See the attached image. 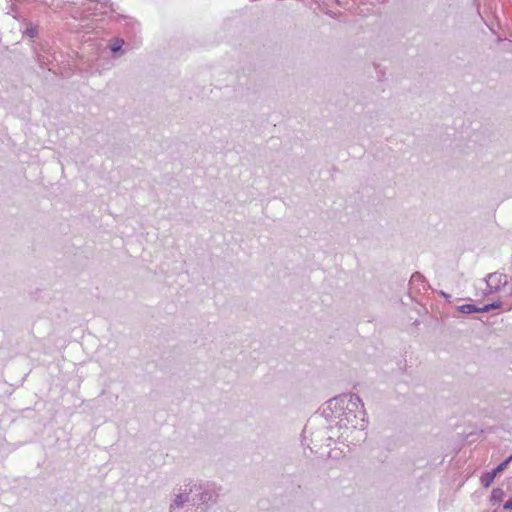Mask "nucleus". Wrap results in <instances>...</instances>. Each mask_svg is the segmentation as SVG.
I'll return each instance as SVG.
<instances>
[{"mask_svg": "<svg viewBox=\"0 0 512 512\" xmlns=\"http://www.w3.org/2000/svg\"><path fill=\"white\" fill-rule=\"evenodd\" d=\"M485 289H483V295L488 296L498 292H504L505 296L510 295V292H506V286L508 283L507 276L494 272L490 273L486 279L483 280Z\"/></svg>", "mask_w": 512, "mask_h": 512, "instance_id": "1", "label": "nucleus"}, {"mask_svg": "<svg viewBox=\"0 0 512 512\" xmlns=\"http://www.w3.org/2000/svg\"><path fill=\"white\" fill-rule=\"evenodd\" d=\"M502 305L503 303L500 300L494 301L490 304H486L483 307H476L473 304H464L458 307V311H460L463 314H471L477 312L485 313L491 310L499 309L502 307Z\"/></svg>", "mask_w": 512, "mask_h": 512, "instance_id": "2", "label": "nucleus"}, {"mask_svg": "<svg viewBox=\"0 0 512 512\" xmlns=\"http://www.w3.org/2000/svg\"><path fill=\"white\" fill-rule=\"evenodd\" d=\"M124 44V40L117 37L110 41L109 48L113 54H116L121 51Z\"/></svg>", "mask_w": 512, "mask_h": 512, "instance_id": "3", "label": "nucleus"}, {"mask_svg": "<svg viewBox=\"0 0 512 512\" xmlns=\"http://www.w3.org/2000/svg\"><path fill=\"white\" fill-rule=\"evenodd\" d=\"M496 476L497 475L495 474L494 471L484 474L481 478V482L484 485V487L488 488L493 483Z\"/></svg>", "mask_w": 512, "mask_h": 512, "instance_id": "4", "label": "nucleus"}, {"mask_svg": "<svg viewBox=\"0 0 512 512\" xmlns=\"http://www.w3.org/2000/svg\"><path fill=\"white\" fill-rule=\"evenodd\" d=\"M503 496H504V492L502 489L500 488H495L492 490V493H491V500L494 502V503H498V502H501L502 499H503Z\"/></svg>", "mask_w": 512, "mask_h": 512, "instance_id": "5", "label": "nucleus"}, {"mask_svg": "<svg viewBox=\"0 0 512 512\" xmlns=\"http://www.w3.org/2000/svg\"><path fill=\"white\" fill-rule=\"evenodd\" d=\"M512 461V455L510 457H508L504 462H502L501 464H499L493 471L495 472L496 475H498L499 473H501L502 471H504L508 464Z\"/></svg>", "mask_w": 512, "mask_h": 512, "instance_id": "6", "label": "nucleus"}, {"mask_svg": "<svg viewBox=\"0 0 512 512\" xmlns=\"http://www.w3.org/2000/svg\"><path fill=\"white\" fill-rule=\"evenodd\" d=\"M24 34L30 38L35 37L38 34L37 27L33 26L32 24H29L26 30L24 31Z\"/></svg>", "mask_w": 512, "mask_h": 512, "instance_id": "7", "label": "nucleus"}, {"mask_svg": "<svg viewBox=\"0 0 512 512\" xmlns=\"http://www.w3.org/2000/svg\"><path fill=\"white\" fill-rule=\"evenodd\" d=\"M504 508L507 509V510H511L512 509V498L510 500H508L505 504H504Z\"/></svg>", "mask_w": 512, "mask_h": 512, "instance_id": "8", "label": "nucleus"}, {"mask_svg": "<svg viewBox=\"0 0 512 512\" xmlns=\"http://www.w3.org/2000/svg\"><path fill=\"white\" fill-rule=\"evenodd\" d=\"M349 403H360V400H359L357 397H352V398L349 400Z\"/></svg>", "mask_w": 512, "mask_h": 512, "instance_id": "9", "label": "nucleus"}, {"mask_svg": "<svg viewBox=\"0 0 512 512\" xmlns=\"http://www.w3.org/2000/svg\"><path fill=\"white\" fill-rule=\"evenodd\" d=\"M443 296H444L445 298H449V297H450V295L445 294V293H443Z\"/></svg>", "mask_w": 512, "mask_h": 512, "instance_id": "10", "label": "nucleus"}]
</instances>
